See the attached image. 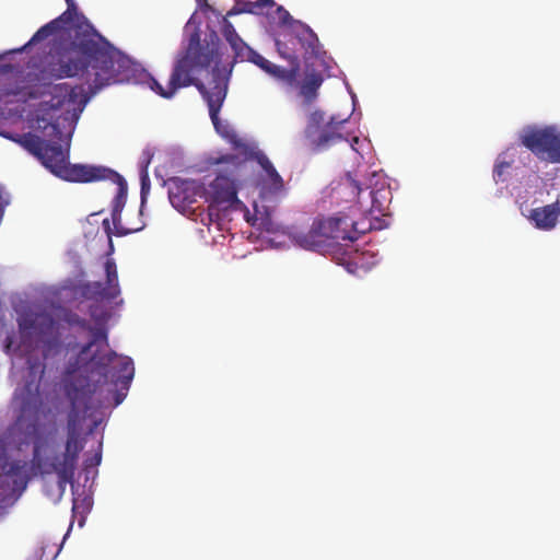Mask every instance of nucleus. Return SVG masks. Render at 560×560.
I'll return each mask as SVG.
<instances>
[{"instance_id":"17","label":"nucleus","mask_w":560,"mask_h":560,"mask_svg":"<svg viewBox=\"0 0 560 560\" xmlns=\"http://www.w3.org/2000/svg\"><path fill=\"white\" fill-rule=\"evenodd\" d=\"M77 16V8L67 7V10L63 13H61L58 18L38 28L37 32L31 38L28 44L39 43L61 30L69 28L70 25L73 23L74 18Z\"/></svg>"},{"instance_id":"3","label":"nucleus","mask_w":560,"mask_h":560,"mask_svg":"<svg viewBox=\"0 0 560 560\" xmlns=\"http://www.w3.org/2000/svg\"><path fill=\"white\" fill-rule=\"evenodd\" d=\"M73 323L91 332V340L82 346L79 353L70 359L66 374H92L96 382H110L115 385H128L133 377V362L129 357L118 355L108 348L107 332L104 328H94L85 319Z\"/></svg>"},{"instance_id":"9","label":"nucleus","mask_w":560,"mask_h":560,"mask_svg":"<svg viewBox=\"0 0 560 560\" xmlns=\"http://www.w3.org/2000/svg\"><path fill=\"white\" fill-rule=\"evenodd\" d=\"M222 135L229 139L236 151H240L244 163L252 167L250 163L255 161L264 171V175L260 177V195L262 198L279 197L285 194L283 178L262 151L245 143L234 131Z\"/></svg>"},{"instance_id":"21","label":"nucleus","mask_w":560,"mask_h":560,"mask_svg":"<svg viewBox=\"0 0 560 560\" xmlns=\"http://www.w3.org/2000/svg\"><path fill=\"white\" fill-rule=\"evenodd\" d=\"M242 5V11L273 16V8L278 4L273 0H235Z\"/></svg>"},{"instance_id":"22","label":"nucleus","mask_w":560,"mask_h":560,"mask_svg":"<svg viewBox=\"0 0 560 560\" xmlns=\"http://www.w3.org/2000/svg\"><path fill=\"white\" fill-rule=\"evenodd\" d=\"M511 165V162L501 161L500 158L497 160L493 167V179L495 183L504 182L506 179L505 174Z\"/></svg>"},{"instance_id":"15","label":"nucleus","mask_w":560,"mask_h":560,"mask_svg":"<svg viewBox=\"0 0 560 560\" xmlns=\"http://www.w3.org/2000/svg\"><path fill=\"white\" fill-rule=\"evenodd\" d=\"M534 226L541 231H551L560 222V201L533 208L527 215Z\"/></svg>"},{"instance_id":"8","label":"nucleus","mask_w":560,"mask_h":560,"mask_svg":"<svg viewBox=\"0 0 560 560\" xmlns=\"http://www.w3.org/2000/svg\"><path fill=\"white\" fill-rule=\"evenodd\" d=\"M66 393L71 401V410L67 419V439L68 447L82 446L84 448V441L81 438V423L79 417V405L92 396L98 386L107 382H96L92 374H66Z\"/></svg>"},{"instance_id":"29","label":"nucleus","mask_w":560,"mask_h":560,"mask_svg":"<svg viewBox=\"0 0 560 560\" xmlns=\"http://www.w3.org/2000/svg\"><path fill=\"white\" fill-rule=\"evenodd\" d=\"M266 221H267V222H266V223H264L265 225H267V224H269V223H270V222H269V221H270V217H269V214H267V215H266Z\"/></svg>"},{"instance_id":"1","label":"nucleus","mask_w":560,"mask_h":560,"mask_svg":"<svg viewBox=\"0 0 560 560\" xmlns=\"http://www.w3.org/2000/svg\"><path fill=\"white\" fill-rule=\"evenodd\" d=\"M42 74L45 79L77 78L88 88L80 104H77L75 88L67 83L56 84L51 89L50 100L39 104L34 119V128L40 135L26 132L9 136L28 153L34 155L46 168L59 178L72 183H92L109 179L117 185V194L112 201V220L117 236H125L141 231L144 223L122 224L121 211L127 199V183L117 172L83 164H69L61 142L65 137L61 126H71L79 118L90 96L105 86L129 82L132 77L130 60L121 56L103 37H82L72 42L68 48L52 55L44 65Z\"/></svg>"},{"instance_id":"14","label":"nucleus","mask_w":560,"mask_h":560,"mask_svg":"<svg viewBox=\"0 0 560 560\" xmlns=\"http://www.w3.org/2000/svg\"><path fill=\"white\" fill-rule=\"evenodd\" d=\"M202 190L196 180H180L170 189V201L174 208L185 210L196 202V196Z\"/></svg>"},{"instance_id":"7","label":"nucleus","mask_w":560,"mask_h":560,"mask_svg":"<svg viewBox=\"0 0 560 560\" xmlns=\"http://www.w3.org/2000/svg\"><path fill=\"white\" fill-rule=\"evenodd\" d=\"M27 378L22 393L21 411L16 424L23 434H36L38 419L43 413L40 383L45 374V364L38 359L27 360Z\"/></svg>"},{"instance_id":"31","label":"nucleus","mask_w":560,"mask_h":560,"mask_svg":"<svg viewBox=\"0 0 560 560\" xmlns=\"http://www.w3.org/2000/svg\"><path fill=\"white\" fill-rule=\"evenodd\" d=\"M255 213H256V215L260 213L257 205H255Z\"/></svg>"},{"instance_id":"12","label":"nucleus","mask_w":560,"mask_h":560,"mask_svg":"<svg viewBox=\"0 0 560 560\" xmlns=\"http://www.w3.org/2000/svg\"><path fill=\"white\" fill-rule=\"evenodd\" d=\"M382 228L381 219L377 217L365 218L361 221H354L346 214L322 219V229L325 231L328 241H355L359 234Z\"/></svg>"},{"instance_id":"13","label":"nucleus","mask_w":560,"mask_h":560,"mask_svg":"<svg viewBox=\"0 0 560 560\" xmlns=\"http://www.w3.org/2000/svg\"><path fill=\"white\" fill-rule=\"evenodd\" d=\"M106 284L100 281L88 282L82 287V295L88 300H114L120 294L117 267L113 259L105 261Z\"/></svg>"},{"instance_id":"19","label":"nucleus","mask_w":560,"mask_h":560,"mask_svg":"<svg viewBox=\"0 0 560 560\" xmlns=\"http://www.w3.org/2000/svg\"><path fill=\"white\" fill-rule=\"evenodd\" d=\"M368 197L371 199V207L368 209L370 215H386V211L388 210V206L392 201L390 189L388 187L371 189Z\"/></svg>"},{"instance_id":"4","label":"nucleus","mask_w":560,"mask_h":560,"mask_svg":"<svg viewBox=\"0 0 560 560\" xmlns=\"http://www.w3.org/2000/svg\"><path fill=\"white\" fill-rule=\"evenodd\" d=\"M210 166H217L214 178L201 186L202 196L209 203L208 217H219L218 211L238 209L243 202L238 199V190L253 177V167L244 163L240 151L236 153L211 155L207 159Z\"/></svg>"},{"instance_id":"23","label":"nucleus","mask_w":560,"mask_h":560,"mask_svg":"<svg viewBox=\"0 0 560 560\" xmlns=\"http://www.w3.org/2000/svg\"><path fill=\"white\" fill-rule=\"evenodd\" d=\"M346 178L349 182L352 190L358 194V196H359L358 202L360 203L361 208H364L363 203H362V200H361V194H362L363 190H362V188L360 186V183L355 178H353L350 173L347 174Z\"/></svg>"},{"instance_id":"26","label":"nucleus","mask_w":560,"mask_h":560,"mask_svg":"<svg viewBox=\"0 0 560 560\" xmlns=\"http://www.w3.org/2000/svg\"><path fill=\"white\" fill-rule=\"evenodd\" d=\"M34 323L33 320L25 319L23 323H20L21 328H33Z\"/></svg>"},{"instance_id":"5","label":"nucleus","mask_w":560,"mask_h":560,"mask_svg":"<svg viewBox=\"0 0 560 560\" xmlns=\"http://www.w3.org/2000/svg\"><path fill=\"white\" fill-rule=\"evenodd\" d=\"M270 18L280 25V31L276 37L277 51L291 63L289 69L278 67L284 71H290L292 74L290 80L272 79L287 86H293L300 70V59L307 60L312 57H318L322 52V46L314 31L305 23L294 20L282 5L273 8V16Z\"/></svg>"},{"instance_id":"24","label":"nucleus","mask_w":560,"mask_h":560,"mask_svg":"<svg viewBox=\"0 0 560 560\" xmlns=\"http://www.w3.org/2000/svg\"><path fill=\"white\" fill-rule=\"evenodd\" d=\"M101 460H102V454L101 453H96L94 454L92 457L88 458L85 460V468H89V467H93V466H98L101 464Z\"/></svg>"},{"instance_id":"18","label":"nucleus","mask_w":560,"mask_h":560,"mask_svg":"<svg viewBox=\"0 0 560 560\" xmlns=\"http://www.w3.org/2000/svg\"><path fill=\"white\" fill-rule=\"evenodd\" d=\"M322 229V219L314 221L307 232H298L293 238L302 248L310 250H320L327 246V237Z\"/></svg>"},{"instance_id":"20","label":"nucleus","mask_w":560,"mask_h":560,"mask_svg":"<svg viewBox=\"0 0 560 560\" xmlns=\"http://www.w3.org/2000/svg\"><path fill=\"white\" fill-rule=\"evenodd\" d=\"M323 83V75L319 72L307 73L300 88V94L307 104L317 97V91Z\"/></svg>"},{"instance_id":"25","label":"nucleus","mask_w":560,"mask_h":560,"mask_svg":"<svg viewBox=\"0 0 560 560\" xmlns=\"http://www.w3.org/2000/svg\"><path fill=\"white\" fill-rule=\"evenodd\" d=\"M102 225H103V229L106 233V235L108 236V238L110 240V235H112V226H110V222L108 219H104L103 222H102Z\"/></svg>"},{"instance_id":"2","label":"nucleus","mask_w":560,"mask_h":560,"mask_svg":"<svg viewBox=\"0 0 560 560\" xmlns=\"http://www.w3.org/2000/svg\"><path fill=\"white\" fill-rule=\"evenodd\" d=\"M222 35L233 50V60L224 67L222 74L221 42L215 32L209 33L202 40L199 32L190 34L186 49L178 54L166 88L153 77L149 78V86L163 98H172L179 89L196 86L206 101L211 121L220 131L219 113L226 97L229 78L237 62H250L270 78L292 79L290 71H284L258 51L248 46L237 34L233 24L225 18Z\"/></svg>"},{"instance_id":"16","label":"nucleus","mask_w":560,"mask_h":560,"mask_svg":"<svg viewBox=\"0 0 560 560\" xmlns=\"http://www.w3.org/2000/svg\"><path fill=\"white\" fill-rule=\"evenodd\" d=\"M26 481L23 467L18 463H8L0 472V489L3 494L12 495L25 488Z\"/></svg>"},{"instance_id":"10","label":"nucleus","mask_w":560,"mask_h":560,"mask_svg":"<svg viewBox=\"0 0 560 560\" xmlns=\"http://www.w3.org/2000/svg\"><path fill=\"white\" fill-rule=\"evenodd\" d=\"M518 142L541 161L560 163V130L557 126L527 125L518 132Z\"/></svg>"},{"instance_id":"27","label":"nucleus","mask_w":560,"mask_h":560,"mask_svg":"<svg viewBox=\"0 0 560 560\" xmlns=\"http://www.w3.org/2000/svg\"><path fill=\"white\" fill-rule=\"evenodd\" d=\"M68 8H77L74 0H65Z\"/></svg>"},{"instance_id":"11","label":"nucleus","mask_w":560,"mask_h":560,"mask_svg":"<svg viewBox=\"0 0 560 560\" xmlns=\"http://www.w3.org/2000/svg\"><path fill=\"white\" fill-rule=\"evenodd\" d=\"M348 120L349 118L331 116L329 120L325 121L324 112L314 110L311 113L305 133L311 140L313 149L324 151L341 141H348V133L346 132Z\"/></svg>"},{"instance_id":"28","label":"nucleus","mask_w":560,"mask_h":560,"mask_svg":"<svg viewBox=\"0 0 560 560\" xmlns=\"http://www.w3.org/2000/svg\"><path fill=\"white\" fill-rule=\"evenodd\" d=\"M121 401H122V397H120V395H117L116 405H119Z\"/></svg>"},{"instance_id":"30","label":"nucleus","mask_w":560,"mask_h":560,"mask_svg":"<svg viewBox=\"0 0 560 560\" xmlns=\"http://www.w3.org/2000/svg\"><path fill=\"white\" fill-rule=\"evenodd\" d=\"M90 315H91L92 317H96V315H95V313H94V311H93V308H92V307H91V310H90Z\"/></svg>"},{"instance_id":"6","label":"nucleus","mask_w":560,"mask_h":560,"mask_svg":"<svg viewBox=\"0 0 560 560\" xmlns=\"http://www.w3.org/2000/svg\"><path fill=\"white\" fill-rule=\"evenodd\" d=\"M24 435L33 442V459L36 467L43 475L56 474L58 477V485L61 489H63L67 483L73 482L82 446L70 445V447H68V444L65 443V451L62 453L43 455L45 440L42 436L40 419H38L37 433Z\"/></svg>"}]
</instances>
